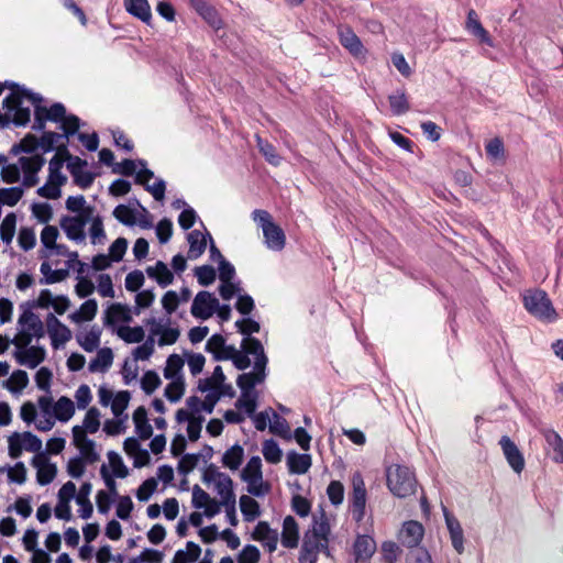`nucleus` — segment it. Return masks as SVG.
<instances>
[{"mask_svg": "<svg viewBox=\"0 0 563 563\" xmlns=\"http://www.w3.org/2000/svg\"><path fill=\"white\" fill-rule=\"evenodd\" d=\"M443 515L452 545L455 551L461 554L464 551V534L462 526L457 518L453 516L445 507H443Z\"/></svg>", "mask_w": 563, "mask_h": 563, "instance_id": "obj_21", "label": "nucleus"}, {"mask_svg": "<svg viewBox=\"0 0 563 563\" xmlns=\"http://www.w3.org/2000/svg\"><path fill=\"white\" fill-rule=\"evenodd\" d=\"M466 29L474 36H476L482 43L493 47L494 43L489 33L484 29L479 22L477 14L474 10H470L467 14Z\"/></svg>", "mask_w": 563, "mask_h": 563, "instance_id": "obj_27", "label": "nucleus"}, {"mask_svg": "<svg viewBox=\"0 0 563 563\" xmlns=\"http://www.w3.org/2000/svg\"><path fill=\"white\" fill-rule=\"evenodd\" d=\"M271 432L284 438V439H290L291 438V431L289 423L286 419L280 417L275 411H272V420L269 424Z\"/></svg>", "mask_w": 563, "mask_h": 563, "instance_id": "obj_49", "label": "nucleus"}, {"mask_svg": "<svg viewBox=\"0 0 563 563\" xmlns=\"http://www.w3.org/2000/svg\"><path fill=\"white\" fill-rule=\"evenodd\" d=\"M218 308V299L209 291H199L191 305V314L195 318L207 320L213 316Z\"/></svg>", "mask_w": 563, "mask_h": 563, "instance_id": "obj_13", "label": "nucleus"}, {"mask_svg": "<svg viewBox=\"0 0 563 563\" xmlns=\"http://www.w3.org/2000/svg\"><path fill=\"white\" fill-rule=\"evenodd\" d=\"M201 553L200 547L192 542L188 541L185 550H177L172 563H192L196 562Z\"/></svg>", "mask_w": 563, "mask_h": 563, "instance_id": "obj_36", "label": "nucleus"}, {"mask_svg": "<svg viewBox=\"0 0 563 563\" xmlns=\"http://www.w3.org/2000/svg\"><path fill=\"white\" fill-rule=\"evenodd\" d=\"M13 356L18 364L35 368L45 360L46 352L42 346L29 345L26 347H16Z\"/></svg>", "mask_w": 563, "mask_h": 563, "instance_id": "obj_15", "label": "nucleus"}, {"mask_svg": "<svg viewBox=\"0 0 563 563\" xmlns=\"http://www.w3.org/2000/svg\"><path fill=\"white\" fill-rule=\"evenodd\" d=\"M299 531L294 517L287 516L283 522L282 544L287 549H294L298 545Z\"/></svg>", "mask_w": 563, "mask_h": 563, "instance_id": "obj_25", "label": "nucleus"}, {"mask_svg": "<svg viewBox=\"0 0 563 563\" xmlns=\"http://www.w3.org/2000/svg\"><path fill=\"white\" fill-rule=\"evenodd\" d=\"M260 556L255 545H245L238 556V563H258Z\"/></svg>", "mask_w": 563, "mask_h": 563, "instance_id": "obj_64", "label": "nucleus"}, {"mask_svg": "<svg viewBox=\"0 0 563 563\" xmlns=\"http://www.w3.org/2000/svg\"><path fill=\"white\" fill-rule=\"evenodd\" d=\"M161 385V378L154 371H147L141 380L142 389L145 394H153Z\"/></svg>", "mask_w": 563, "mask_h": 563, "instance_id": "obj_62", "label": "nucleus"}, {"mask_svg": "<svg viewBox=\"0 0 563 563\" xmlns=\"http://www.w3.org/2000/svg\"><path fill=\"white\" fill-rule=\"evenodd\" d=\"M262 452L268 463L276 464L282 460V450L274 440H266Z\"/></svg>", "mask_w": 563, "mask_h": 563, "instance_id": "obj_56", "label": "nucleus"}, {"mask_svg": "<svg viewBox=\"0 0 563 563\" xmlns=\"http://www.w3.org/2000/svg\"><path fill=\"white\" fill-rule=\"evenodd\" d=\"M242 479L247 483V492L254 496H263L268 492L267 485L263 482L262 460L260 456H252L242 471Z\"/></svg>", "mask_w": 563, "mask_h": 563, "instance_id": "obj_9", "label": "nucleus"}, {"mask_svg": "<svg viewBox=\"0 0 563 563\" xmlns=\"http://www.w3.org/2000/svg\"><path fill=\"white\" fill-rule=\"evenodd\" d=\"M328 497L332 505L339 506L344 499V486L339 481H332L327 488Z\"/></svg>", "mask_w": 563, "mask_h": 563, "instance_id": "obj_58", "label": "nucleus"}, {"mask_svg": "<svg viewBox=\"0 0 563 563\" xmlns=\"http://www.w3.org/2000/svg\"><path fill=\"white\" fill-rule=\"evenodd\" d=\"M308 531L319 537L320 539H329L331 529L328 517L323 510H321L319 514H313L312 527Z\"/></svg>", "mask_w": 563, "mask_h": 563, "instance_id": "obj_40", "label": "nucleus"}, {"mask_svg": "<svg viewBox=\"0 0 563 563\" xmlns=\"http://www.w3.org/2000/svg\"><path fill=\"white\" fill-rule=\"evenodd\" d=\"M424 528L423 526L416 521L410 520L402 525V528L399 531V541L402 545L412 550L419 548V544L423 538Z\"/></svg>", "mask_w": 563, "mask_h": 563, "instance_id": "obj_16", "label": "nucleus"}, {"mask_svg": "<svg viewBox=\"0 0 563 563\" xmlns=\"http://www.w3.org/2000/svg\"><path fill=\"white\" fill-rule=\"evenodd\" d=\"M92 213H95V208L88 207V209L82 214L64 217L60 220V228L64 230L69 240L76 243L85 242V227L92 219Z\"/></svg>", "mask_w": 563, "mask_h": 563, "instance_id": "obj_10", "label": "nucleus"}, {"mask_svg": "<svg viewBox=\"0 0 563 563\" xmlns=\"http://www.w3.org/2000/svg\"><path fill=\"white\" fill-rule=\"evenodd\" d=\"M47 332L52 340V346L58 349L71 339L70 330L62 323L53 313H48L45 320Z\"/></svg>", "mask_w": 563, "mask_h": 563, "instance_id": "obj_17", "label": "nucleus"}, {"mask_svg": "<svg viewBox=\"0 0 563 563\" xmlns=\"http://www.w3.org/2000/svg\"><path fill=\"white\" fill-rule=\"evenodd\" d=\"M146 274L148 277L155 279L161 287H167L174 280L173 273L162 261H158L154 266H148Z\"/></svg>", "mask_w": 563, "mask_h": 563, "instance_id": "obj_28", "label": "nucleus"}, {"mask_svg": "<svg viewBox=\"0 0 563 563\" xmlns=\"http://www.w3.org/2000/svg\"><path fill=\"white\" fill-rule=\"evenodd\" d=\"M131 322V310L128 306L115 302L108 307L104 314V324L113 325L117 322Z\"/></svg>", "mask_w": 563, "mask_h": 563, "instance_id": "obj_24", "label": "nucleus"}, {"mask_svg": "<svg viewBox=\"0 0 563 563\" xmlns=\"http://www.w3.org/2000/svg\"><path fill=\"white\" fill-rule=\"evenodd\" d=\"M252 219L262 229L267 249L279 252L285 247L286 235L283 229L273 221L268 211L255 209L252 212Z\"/></svg>", "mask_w": 563, "mask_h": 563, "instance_id": "obj_6", "label": "nucleus"}, {"mask_svg": "<svg viewBox=\"0 0 563 563\" xmlns=\"http://www.w3.org/2000/svg\"><path fill=\"white\" fill-rule=\"evenodd\" d=\"M287 466L292 474H306L311 467V456L290 451L286 457Z\"/></svg>", "mask_w": 563, "mask_h": 563, "instance_id": "obj_26", "label": "nucleus"}, {"mask_svg": "<svg viewBox=\"0 0 563 563\" xmlns=\"http://www.w3.org/2000/svg\"><path fill=\"white\" fill-rule=\"evenodd\" d=\"M376 551L375 540L367 536H357L353 544V563H367Z\"/></svg>", "mask_w": 563, "mask_h": 563, "instance_id": "obj_20", "label": "nucleus"}, {"mask_svg": "<svg viewBox=\"0 0 563 563\" xmlns=\"http://www.w3.org/2000/svg\"><path fill=\"white\" fill-rule=\"evenodd\" d=\"M353 492L351 495V514L356 522H361L365 516L367 493L365 483L360 473L352 477Z\"/></svg>", "mask_w": 563, "mask_h": 563, "instance_id": "obj_11", "label": "nucleus"}, {"mask_svg": "<svg viewBox=\"0 0 563 563\" xmlns=\"http://www.w3.org/2000/svg\"><path fill=\"white\" fill-rule=\"evenodd\" d=\"M124 7L129 13L143 22L151 20L152 14L147 0H124Z\"/></svg>", "mask_w": 563, "mask_h": 563, "instance_id": "obj_33", "label": "nucleus"}, {"mask_svg": "<svg viewBox=\"0 0 563 563\" xmlns=\"http://www.w3.org/2000/svg\"><path fill=\"white\" fill-rule=\"evenodd\" d=\"M192 5L211 25H218L219 19L216 10L206 3L205 0H192Z\"/></svg>", "mask_w": 563, "mask_h": 563, "instance_id": "obj_55", "label": "nucleus"}, {"mask_svg": "<svg viewBox=\"0 0 563 563\" xmlns=\"http://www.w3.org/2000/svg\"><path fill=\"white\" fill-rule=\"evenodd\" d=\"M523 306L530 314L539 320L552 322L558 318V313L544 290H527L523 294Z\"/></svg>", "mask_w": 563, "mask_h": 563, "instance_id": "obj_8", "label": "nucleus"}, {"mask_svg": "<svg viewBox=\"0 0 563 563\" xmlns=\"http://www.w3.org/2000/svg\"><path fill=\"white\" fill-rule=\"evenodd\" d=\"M207 238L211 240V235L209 233L203 234L199 230H192L188 236L189 250H188V258L196 260L200 257L207 246Z\"/></svg>", "mask_w": 563, "mask_h": 563, "instance_id": "obj_23", "label": "nucleus"}, {"mask_svg": "<svg viewBox=\"0 0 563 563\" xmlns=\"http://www.w3.org/2000/svg\"><path fill=\"white\" fill-rule=\"evenodd\" d=\"M113 173L124 176L136 174L135 181L137 184H146L154 177V173L146 168V163L142 159L135 162L132 159H123L113 167Z\"/></svg>", "mask_w": 563, "mask_h": 563, "instance_id": "obj_12", "label": "nucleus"}, {"mask_svg": "<svg viewBox=\"0 0 563 563\" xmlns=\"http://www.w3.org/2000/svg\"><path fill=\"white\" fill-rule=\"evenodd\" d=\"M113 217L121 223L125 225H133L135 224V214L134 211L125 206V205H119L113 210Z\"/></svg>", "mask_w": 563, "mask_h": 563, "instance_id": "obj_60", "label": "nucleus"}, {"mask_svg": "<svg viewBox=\"0 0 563 563\" xmlns=\"http://www.w3.org/2000/svg\"><path fill=\"white\" fill-rule=\"evenodd\" d=\"M214 488L220 497V504L222 506L230 503H235L233 482L229 475L223 476L219 482H217L214 484Z\"/></svg>", "mask_w": 563, "mask_h": 563, "instance_id": "obj_34", "label": "nucleus"}, {"mask_svg": "<svg viewBox=\"0 0 563 563\" xmlns=\"http://www.w3.org/2000/svg\"><path fill=\"white\" fill-rule=\"evenodd\" d=\"M15 224L16 218L15 214L12 212L7 214L5 218L2 220L0 224V236L4 243H11L15 233Z\"/></svg>", "mask_w": 563, "mask_h": 563, "instance_id": "obj_51", "label": "nucleus"}, {"mask_svg": "<svg viewBox=\"0 0 563 563\" xmlns=\"http://www.w3.org/2000/svg\"><path fill=\"white\" fill-rule=\"evenodd\" d=\"M172 382L165 387V397L172 401H178L185 393L184 378L170 379Z\"/></svg>", "mask_w": 563, "mask_h": 563, "instance_id": "obj_54", "label": "nucleus"}, {"mask_svg": "<svg viewBox=\"0 0 563 563\" xmlns=\"http://www.w3.org/2000/svg\"><path fill=\"white\" fill-rule=\"evenodd\" d=\"M328 543L329 539L319 538L311 532L307 531L303 537L302 545L303 548H308L309 550H313L317 552H327L328 553Z\"/></svg>", "mask_w": 563, "mask_h": 563, "instance_id": "obj_52", "label": "nucleus"}, {"mask_svg": "<svg viewBox=\"0 0 563 563\" xmlns=\"http://www.w3.org/2000/svg\"><path fill=\"white\" fill-rule=\"evenodd\" d=\"M86 162L76 157L75 162L68 165L70 174L73 175L75 183L82 189H87L93 183L92 173L86 170L84 167L86 166Z\"/></svg>", "mask_w": 563, "mask_h": 563, "instance_id": "obj_22", "label": "nucleus"}, {"mask_svg": "<svg viewBox=\"0 0 563 563\" xmlns=\"http://www.w3.org/2000/svg\"><path fill=\"white\" fill-rule=\"evenodd\" d=\"M133 421L136 433L143 440L150 439L153 434V428L147 421V411L144 407H139L133 413Z\"/></svg>", "mask_w": 563, "mask_h": 563, "instance_id": "obj_31", "label": "nucleus"}, {"mask_svg": "<svg viewBox=\"0 0 563 563\" xmlns=\"http://www.w3.org/2000/svg\"><path fill=\"white\" fill-rule=\"evenodd\" d=\"M241 347L244 350L247 357L249 355L254 356V369L239 375L236 385L241 389V393L256 394L254 387L257 384H262L266 378L268 358L264 352L263 344L256 338H244Z\"/></svg>", "mask_w": 563, "mask_h": 563, "instance_id": "obj_2", "label": "nucleus"}, {"mask_svg": "<svg viewBox=\"0 0 563 563\" xmlns=\"http://www.w3.org/2000/svg\"><path fill=\"white\" fill-rule=\"evenodd\" d=\"M338 34L341 45L347 49L352 56L355 58H364L366 56V48L350 26L340 25L338 27Z\"/></svg>", "mask_w": 563, "mask_h": 563, "instance_id": "obj_14", "label": "nucleus"}, {"mask_svg": "<svg viewBox=\"0 0 563 563\" xmlns=\"http://www.w3.org/2000/svg\"><path fill=\"white\" fill-rule=\"evenodd\" d=\"M184 366V361L178 354H172L166 361L164 368V377L166 379L183 378L180 371Z\"/></svg>", "mask_w": 563, "mask_h": 563, "instance_id": "obj_48", "label": "nucleus"}, {"mask_svg": "<svg viewBox=\"0 0 563 563\" xmlns=\"http://www.w3.org/2000/svg\"><path fill=\"white\" fill-rule=\"evenodd\" d=\"M235 407L239 410H244L249 416H253L257 407V394L241 393Z\"/></svg>", "mask_w": 563, "mask_h": 563, "instance_id": "obj_53", "label": "nucleus"}, {"mask_svg": "<svg viewBox=\"0 0 563 563\" xmlns=\"http://www.w3.org/2000/svg\"><path fill=\"white\" fill-rule=\"evenodd\" d=\"M224 380H225V375L222 371V367L220 365H218L214 367L211 377L199 380L198 389L201 393H205V391L211 390V389H217V388L223 386Z\"/></svg>", "mask_w": 563, "mask_h": 563, "instance_id": "obj_44", "label": "nucleus"}, {"mask_svg": "<svg viewBox=\"0 0 563 563\" xmlns=\"http://www.w3.org/2000/svg\"><path fill=\"white\" fill-rule=\"evenodd\" d=\"M45 164V159L34 154L31 156H21L18 164L4 165L1 169L2 179L8 184L19 181L21 172H23V185L25 187H34L38 183L37 173Z\"/></svg>", "mask_w": 563, "mask_h": 563, "instance_id": "obj_3", "label": "nucleus"}, {"mask_svg": "<svg viewBox=\"0 0 563 563\" xmlns=\"http://www.w3.org/2000/svg\"><path fill=\"white\" fill-rule=\"evenodd\" d=\"M240 508L245 521H253L261 515L258 503L246 495L240 497Z\"/></svg>", "mask_w": 563, "mask_h": 563, "instance_id": "obj_45", "label": "nucleus"}, {"mask_svg": "<svg viewBox=\"0 0 563 563\" xmlns=\"http://www.w3.org/2000/svg\"><path fill=\"white\" fill-rule=\"evenodd\" d=\"M117 334L126 343H140L145 338V332L142 327L123 325L117 330Z\"/></svg>", "mask_w": 563, "mask_h": 563, "instance_id": "obj_47", "label": "nucleus"}, {"mask_svg": "<svg viewBox=\"0 0 563 563\" xmlns=\"http://www.w3.org/2000/svg\"><path fill=\"white\" fill-rule=\"evenodd\" d=\"M154 345H155L154 338L148 336L142 345H139L137 347L134 349L133 357L136 361H139V360H141V361L148 360L153 355V353L155 351Z\"/></svg>", "mask_w": 563, "mask_h": 563, "instance_id": "obj_63", "label": "nucleus"}, {"mask_svg": "<svg viewBox=\"0 0 563 563\" xmlns=\"http://www.w3.org/2000/svg\"><path fill=\"white\" fill-rule=\"evenodd\" d=\"M252 538L263 544L268 552H274L278 544V532L266 521H260L252 532Z\"/></svg>", "mask_w": 563, "mask_h": 563, "instance_id": "obj_19", "label": "nucleus"}, {"mask_svg": "<svg viewBox=\"0 0 563 563\" xmlns=\"http://www.w3.org/2000/svg\"><path fill=\"white\" fill-rule=\"evenodd\" d=\"M547 444L553 450V461L556 463H563V439L561 435L551 429L542 431Z\"/></svg>", "mask_w": 563, "mask_h": 563, "instance_id": "obj_35", "label": "nucleus"}, {"mask_svg": "<svg viewBox=\"0 0 563 563\" xmlns=\"http://www.w3.org/2000/svg\"><path fill=\"white\" fill-rule=\"evenodd\" d=\"M244 457V450L241 445L234 444L228 449L222 456V464L231 471H236L241 466Z\"/></svg>", "mask_w": 563, "mask_h": 563, "instance_id": "obj_37", "label": "nucleus"}, {"mask_svg": "<svg viewBox=\"0 0 563 563\" xmlns=\"http://www.w3.org/2000/svg\"><path fill=\"white\" fill-rule=\"evenodd\" d=\"M503 453L514 472L520 474L525 468V459L516 443L507 435L499 440Z\"/></svg>", "mask_w": 563, "mask_h": 563, "instance_id": "obj_18", "label": "nucleus"}, {"mask_svg": "<svg viewBox=\"0 0 563 563\" xmlns=\"http://www.w3.org/2000/svg\"><path fill=\"white\" fill-rule=\"evenodd\" d=\"M89 433H96L100 427V412L97 408H90L84 419L82 426Z\"/></svg>", "mask_w": 563, "mask_h": 563, "instance_id": "obj_61", "label": "nucleus"}, {"mask_svg": "<svg viewBox=\"0 0 563 563\" xmlns=\"http://www.w3.org/2000/svg\"><path fill=\"white\" fill-rule=\"evenodd\" d=\"M100 335L101 331L92 327L89 331L78 334L77 341L86 352H93L100 344Z\"/></svg>", "mask_w": 563, "mask_h": 563, "instance_id": "obj_39", "label": "nucleus"}, {"mask_svg": "<svg viewBox=\"0 0 563 563\" xmlns=\"http://www.w3.org/2000/svg\"><path fill=\"white\" fill-rule=\"evenodd\" d=\"M112 362L113 353L111 349H100L98 350L96 357L89 363V371L91 373L106 372L112 365Z\"/></svg>", "mask_w": 563, "mask_h": 563, "instance_id": "obj_32", "label": "nucleus"}, {"mask_svg": "<svg viewBox=\"0 0 563 563\" xmlns=\"http://www.w3.org/2000/svg\"><path fill=\"white\" fill-rule=\"evenodd\" d=\"M27 373L22 369L14 371L11 374L10 378L3 383L4 387L9 389L11 393H20L27 386Z\"/></svg>", "mask_w": 563, "mask_h": 563, "instance_id": "obj_46", "label": "nucleus"}, {"mask_svg": "<svg viewBox=\"0 0 563 563\" xmlns=\"http://www.w3.org/2000/svg\"><path fill=\"white\" fill-rule=\"evenodd\" d=\"M195 275L201 286H209L216 280V269L210 265H202L195 269Z\"/></svg>", "mask_w": 563, "mask_h": 563, "instance_id": "obj_59", "label": "nucleus"}, {"mask_svg": "<svg viewBox=\"0 0 563 563\" xmlns=\"http://www.w3.org/2000/svg\"><path fill=\"white\" fill-rule=\"evenodd\" d=\"M206 351L211 353L216 361H232L240 371H244L251 365V360L245 355L244 350L227 345L225 339L221 334H213L208 339Z\"/></svg>", "mask_w": 563, "mask_h": 563, "instance_id": "obj_5", "label": "nucleus"}, {"mask_svg": "<svg viewBox=\"0 0 563 563\" xmlns=\"http://www.w3.org/2000/svg\"><path fill=\"white\" fill-rule=\"evenodd\" d=\"M91 489H92V485L90 483H88V482L84 483L80 486L79 492L76 496V503L79 506L78 512L82 519L90 518L92 515V511H93L92 504L89 500V495L91 493Z\"/></svg>", "mask_w": 563, "mask_h": 563, "instance_id": "obj_30", "label": "nucleus"}, {"mask_svg": "<svg viewBox=\"0 0 563 563\" xmlns=\"http://www.w3.org/2000/svg\"><path fill=\"white\" fill-rule=\"evenodd\" d=\"M53 413L59 421H68L75 413V405L68 397H60L53 407Z\"/></svg>", "mask_w": 563, "mask_h": 563, "instance_id": "obj_38", "label": "nucleus"}, {"mask_svg": "<svg viewBox=\"0 0 563 563\" xmlns=\"http://www.w3.org/2000/svg\"><path fill=\"white\" fill-rule=\"evenodd\" d=\"M387 486L398 498H406L416 492L417 481L412 471L402 465H391L387 468Z\"/></svg>", "mask_w": 563, "mask_h": 563, "instance_id": "obj_7", "label": "nucleus"}, {"mask_svg": "<svg viewBox=\"0 0 563 563\" xmlns=\"http://www.w3.org/2000/svg\"><path fill=\"white\" fill-rule=\"evenodd\" d=\"M45 335L43 321L31 309H25L18 319V333L11 340L15 347H26L34 339L40 340Z\"/></svg>", "mask_w": 563, "mask_h": 563, "instance_id": "obj_4", "label": "nucleus"}, {"mask_svg": "<svg viewBox=\"0 0 563 563\" xmlns=\"http://www.w3.org/2000/svg\"><path fill=\"white\" fill-rule=\"evenodd\" d=\"M40 271L43 275L40 282L46 285L63 282L68 276L67 269H52L47 262L41 264Z\"/></svg>", "mask_w": 563, "mask_h": 563, "instance_id": "obj_43", "label": "nucleus"}, {"mask_svg": "<svg viewBox=\"0 0 563 563\" xmlns=\"http://www.w3.org/2000/svg\"><path fill=\"white\" fill-rule=\"evenodd\" d=\"M390 110L394 115H401L409 109V101L404 90H397L388 97Z\"/></svg>", "mask_w": 563, "mask_h": 563, "instance_id": "obj_42", "label": "nucleus"}, {"mask_svg": "<svg viewBox=\"0 0 563 563\" xmlns=\"http://www.w3.org/2000/svg\"><path fill=\"white\" fill-rule=\"evenodd\" d=\"M97 310V301L95 299H88L80 306V309L71 313L69 318L77 323L81 321H90L96 317Z\"/></svg>", "mask_w": 563, "mask_h": 563, "instance_id": "obj_41", "label": "nucleus"}, {"mask_svg": "<svg viewBox=\"0 0 563 563\" xmlns=\"http://www.w3.org/2000/svg\"><path fill=\"white\" fill-rule=\"evenodd\" d=\"M33 465L37 468L36 481L40 485H48L56 477L57 467L55 464L46 461H40L38 457H34Z\"/></svg>", "mask_w": 563, "mask_h": 563, "instance_id": "obj_29", "label": "nucleus"}, {"mask_svg": "<svg viewBox=\"0 0 563 563\" xmlns=\"http://www.w3.org/2000/svg\"><path fill=\"white\" fill-rule=\"evenodd\" d=\"M23 191L18 187L0 189V203L7 206H15L22 198Z\"/></svg>", "mask_w": 563, "mask_h": 563, "instance_id": "obj_57", "label": "nucleus"}, {"mask_svg": "<svg viewBox=\"0 0 563 563\" xmlns=\"http://www.w3.org/2000/svg\"><path fill=\"white\" fill-rule=\"evenodd\" d=\"M256 144L260 152L265 156L266 161L274 165L278 166L280 164V156L277 154L276 148L269 142L263 140L261 136L256 135Z\"/></svg>", "mask_w": 563, "mask_h": 563, "instance_id": "obj_50", "label": "nucleus"}, {"mask_svg": "<svg viewBox=\"0 0 563 563\" xmlns=\"http://www.w3.org/2000/svg\"><path fill=\"white\" fill-rule=\"evenodd\" d=\"M11 93L4 98V107L7 115L15 125H25L30 122L31 107H34V130L43 131L45 121L48 120L59 122L67 139L78 132L80 119L75 114L67 115L64 104L56 102L51 108H46L41 104L43 98L40 95L32 93L16 84H11Z\"/></svg>", "mask_w": 563, "mask_h": 563, "instance_id": "obj_1", "label": "nucleus"}]
</instances>
